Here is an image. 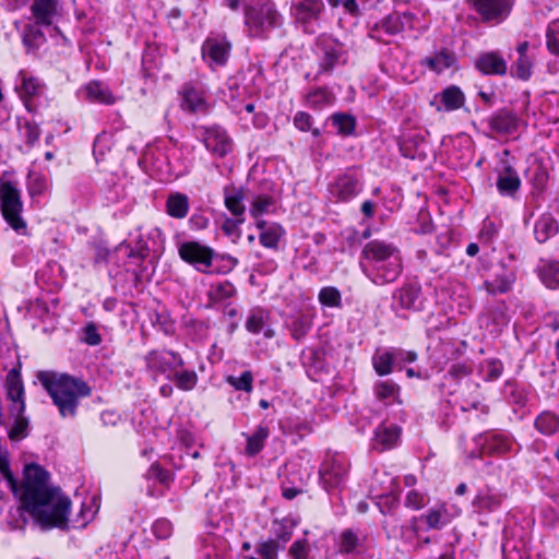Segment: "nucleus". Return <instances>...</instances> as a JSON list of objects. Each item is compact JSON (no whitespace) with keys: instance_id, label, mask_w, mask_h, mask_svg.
I'll list each match as a JSON object with an SVG mask.
<instances>
[{"instance_id":"obj_1","label":"nucleus","mask_w":559,"mask_h":559,"mask_svg":"<svg viewBox=\"0 0 559 559\" xmlns=\"http://www.w3.org/2000/svg\"><path fill=\"white\" fill-rule=\"evenodd\" d=\"M37 378L62 417H74L79 399L91 394L90 386L83 380L66 373L40 371Z\"/></svg>"},{"instance_id":"obj_2","label":"nucleus","mask_w":559,"mask_h":559,"mask_svg":"<svg viewBox=\"0 0 559 559\" xmlns=\"http://www.w3.org/2000/svg\"><path fill=\"white\" fill-rule=\"evenodd\" d=\"M245 26L251 38H263L282 24V14L271 0L258 1L245 7Z\"/></svg>"},{"instance_id":"obj_3","label":"nucleus","mask_w":559,"mask_h":559,"mask_svg":"<svg viewBox=\"0 0 559 559\" xmlns=\"http://www.w3.org/2000/svg\"><path fill=\"white\" fill-rule=\"evenodd\" d=\"M1 213L4 221L17 233L25 235L27 226L21 213L23 202L21 191L12 181H2L0 183Z\"/></svg>"},{"instance_id":"obj_4","label":"nucleus","mask_w":559,"mask_h":559,"mask_svg":"<svg viewBox=\"0 0 559 559\" xmlns=\"http://www.w3.org/2000/svg\"><path fill=\"white\" fill-rule=\"evenodd\" d=\"M485 23H500L510 14L513 0H468Z\"/></svg>"},{"instance_id":"obj_5","label":"nucleus","mask_w":559,"mask_h":559,"mask_svg":"<svg viewBox=\"0 0 559 559\" xmlns=\"http://www.w3.org/2000/svg\"><path fill=\"white\" fill-rule=\"evenodd\" d=\"M147 368L155 374L165 376L170 379L176 368L183 366L180 356L173 352L152 350L145 357Z\"/></svg>"},{"instance_id":"obj_6","label":"nucleus","mask_w":559,"mask_h":559,"mask_svg":"<svg viewBox=\"0 0 559 559\" xmlns=\"http://www.w3.org/2000/svg\"><path fill=\"white\" fill-rule=\"evenodd\" d=\"M179 255L198 271L206 273L212 265L214 251L199 242L188 241L179 247Z\"/></svg>"},{"instance_id":"obj_7","label":"nucleus","mask_w":559,"mask_h":559,"mask_svg":"<svg viewBox=\"0 0 559 559\" xmlns=\"http://www.w3.org/2000/svg\"><path fill=\"white\" fill-rule=\"evenodd\" d=\"M324 9L322 0H301L292 4V14L304 26L305 32L313 33L310 23L319 19Z\"/></svg>"},{"instance_id":"obj_8","label":"nucleus","mask_w":559,"mask_h":559,"mask_svg":"<svg viewBox=\"0 0 559 559\" xmlns=\"http://www.w3.org/2000/svg\"><path fill=\"white\" fill-rule=\"evenodd\" d=\"M402 269V258L399 255L373 265L370 273L367 271H365V273L373 284L386 285L393 283L401 275Z\"/></svg>"},{"instance_id":"obj_9","label":"nucleus","mask_w":559,"mask_h":559,"mask_svg":"<svg viewBox=\"0 0 559 559\" xmlns=\"http://www.w3.org/2000/svg\"><path fill=\"white\" fill-rule=\"evenodd\" d=\"M231 44L225 37H209L202 45L203 58H209L211 66H225L230 55Z\"/></svg>"},{"instance_id":"obj_10","label":"nucleus","mask_w":559,"mask_h":559,"mask_svg":"<svg viewBox=\"0 0 559 559\" xmlns=\"http://www.w3.org/2000/svg\"><path fill=\"white\" fill-rule=\"evenodd\" d=\"M203 143L213 154L222 157L231 150V142L225 130L219 127L204 129Z\"/></svg>"},{"instance_id":"obj_11","label":"nucleus","mask_w":559,"mask_h":559,"mask_svg":"<svg viewBox=\"0 0 559 559\" xmlns=\"http://www.w3.org/2000/svg\"><path fill=\"white\" fill-rule=\"evenodd\" d=\"M393 299L399 308L409 311H420L423 309L421 288L416 284H406L396 289Z\"/></svg>"},{"instance_id":"obj_12","label":"nucleus","mask_w":559,"mask_h":559,"mask_svg":"<svg viewBox=\"0 0 559 559\" xmlns=\"http://www.w3.org/2000/svg\"><path fill=\"white\" fill-rule=\"evenodd\" d=\"M459 513V509L452 512L447 503H438L428 509L420 519L425 521L428 530H442L450 524Z\"/></svg>"},{"instance_id":"obj_13","label":"nucleus","mask_w":559,"mask_h":559,"mask_svg":"<svg viewBox=\"0 0 559 559\" xmlns=\"http://www.w3.org/2000/svg\"><path fill=\"white\" fill-rule=\"evenodd\" d=\"M8 399L12 401L10 408L12 414H23L25 404L23 400L24 386L17 369H11L7 374Z\"/></svg>"},{"instance_id":"obj_14","label":"nucleus","mask_w":559,"mask_h":559,"mask_svg":"<svg viewBox=\"0 0 559 559\" xmlns=\"http://www.w3.org/2000/svg\"><path fill=\"white\" fill-rule=\"evenodd\" d=\"M362 254L372 263V266L401 255L396 247L380 240L369 241L365 246Z\"/></svg>"},{"instance_id":"obj_15","label":"nucleus","mask_w":559,"mask_h":559,"mask_svg":"<svg viewBox=\"0 0 559 559\" xmlns=\"http://www.w3.org/2000/svg\"><path fill=\"white\" fill-rule=\"evenodd\" d=\"M488 123L493 132L510 134L518 130L520 118L512 110L502 108L488 119Z\"/></svg>"},{"instance_id":"obj_16","label":"nucleus","mask_w":559,"mask_h":559,"mask_svg":"<svg viewBox=\"0 0 559 559\" xmlns=\"http://www.w3.org/2000/svg\"><path fill=\"white\" fill-rule=\"evenodd\" d=\"M359 180L350 174H344L335 179L330 187V193L338 201H347L359 191Z\"/></svg>"},{"instance_id":"obj_17","label":"nucleus","mask_w":559,"mask_h":559,"mask_svg":"<svg viewBox=\"0 0 559 559\" xmlns=\"http://www.w3.org/2000/svg\"><path fill=\"white\" fill-rule=\"evenodd\" d=\"M31 11L36 25L50 26L58 15V0H34Z\"/></svg>"},{"instance_id":"obj_18","label":"nucleus","mask_w":559,"mask_h":559,"mask_svg":"<svg viewBox=\"0 0 559 559\" xmlns=\"http://www.w3.org/2000/svg\"><path fill=\"white\" fill-rule=\"evenodd\" d=\"M475 66L486 75H504L508 69L506 60L499 53L492 51L480 55Z\"/></svg>"},{"instance_id":"obj_19","label":"nucleus","mask_w":559,"mask_h":559,"mask_svg":"<svg viewBox=\"0 0 559 559\" xmlns=\"http://www.w3.org/2000/svg\"><path fill=\"white\" fill-rule=\"evenodd\" d=\"M400 435V427L381 425L374 430L373 448L379 451L392 449L397 444Z\"/></svg>"},{"instance_id":"obj_20","label":"nucleus","mask_w":559,"mask_h":559,"mask_svg":"<svg viewBox=\"0 0 559 559\" xmlns=\"http://www.w3.org/2000/svg\"><path fill=\"white\" fill-rule=\"evenodd\" d=\"M257 228L260 230L259 239L263 247L271 249L277 248L284 235V229L280 224L259 219L257 222Z\"/></svg>"},{"instance_id":"obj_21","label":"nucleus","mask_w":559,"mask_h":559,"mask_svg":"<svg viewBox=\"0 0 559 559\" xmlns=\"http://www.w3.org/2000/svg\"><path fill=\"white\" fill-rule=\"evenodd\" d=\"M503 501L502 495L492 492L491 490H480L474 498L472 506L474 510L481 513H490L498 510Z\"/></svg>"},{"instance_id":"obj_22","label":"nucleus","mask_w":559,"mask_h":559,"mask_svg":"<svg viewBox=\"0 0 559 559\" xmlns=\"http://www.w3.org/2000/svg\"><path fill=\"white\" fill-rule=\"evenodd\" d=\"M521 180L511 165H504L498 174L497 188L503 195H513L520 188Z\"/></svg>"},{"instance_id":"obj_23","label":"nucleus","mask_w":559,"mask_h":559,"mask_svg":"<svg viewBox=\"0 0 559 559\" xmlns=\"http://www.w3.org/2000/svg\"><path fill=\"white\" fill-rule=\"evenodd\" d=\"M456 58L453 52L448 49H441L433 56L426 57L421 64L426 66L429 70L441 73L445 69H449L455 64Z\"/></svg>"},{"instance_id":"obj_24","label":"nucleus","mask_w":559,"mask_h":559,"mask_svg":"<svg viewBox=\"0 0 559 559\" xmlns=\"http://www.w3.org/2000/svg\"><path fill=\"white\" fill-rule=\"evenodd\" d=\"M189 198L185 193H170L166 200V213L174 218L182 219L189 212Z\"/></svg>"},{"instance_id":"obj_25","label":"nucleus","mask_w":559,"mask_h":559,"mask_svg":"<svg viewBox=\"0 0 559 559\" xmlns=\"http://www.w3.org/2000/svg\"><path fill=\"white\" fill-rule=\"evenodd\" d=\"M559 230L558 223L550 214L540 216L534 228L535 238L539 243L546 242L549 238L555 236Z\"/></svg>"},{"instance_id":"obj_26","label":"nucleus","mask_w":559,"mask_h":559,"mask_svg":"<svg viewBox=\"0 0 559 559\" xmlns=\"http://www.w3.org/2000/svg\"><path fill=\"white\" fill-rule=\"evenodd\" d=\"M245 191L243 189L225 188L224 190V203L226 209L236 217H243L245 213Z\"/></svg>"},{"instance_id":"obj_27","label":"nucleus","mask_w":559,"mask_h":559,"mask_svg":"<svg viewBox=\"0 0 559 559\" xmlns=\"http://www.w3.org/2000/svg\"><path fill=\"white\" fill-rule=\"evenodd\" d=\"M440 102L442 103L447 111H452L461 108L465 103L464 93L460 87L451 85L444 88L440 95Z\"/></svg>"},{"instance_id":"obj_28","label":"nucleus","mask_w":559,"mask_h":559,"mask_svg":"<svg viewBox=\"0 0 559 559\" xmlns=\"http://www.w3.org/2000/svg\"><path fill=\"white\" fill-rule=\"evenodd\" d=\"M86 98L94 103L111 105L115 103L109 88L99 82H91L85 87Z\"/></svg>"},{"instance_id":"obj_29","label":"nucleus","mask_w":559,"mask_h":559,"mask_svg":"<svg viewBox=\"0 0 559 559\" xmlns=\"http://www.w3.org/2000/svg\"><path fill=\"white\" fill-rule=\"evenodd\" d=\"M269 435L267 427L259 426L251 436L247 437L246 454L249 456L257 455L264 448Z\"/></svg>"},{"instance_id":"obj_30","label":"nucleus","mask_w":559,"mask_h":559,"mask_svg":"<svg viewBox=\"0 0 559 559\" xmlns=\"http://www.w3.org/2000/svg\"><path fill=\"white\" fill-rule=\"evenodd\" d=\"M539 276L548 288H559V263L555 261L543 262L539 267Z\"/></svg>"},{"instance_id":"obj_31","label":"nucleus","mask_w":559,"mask_h":559,"mask_svg":"<svg viewBox=\"0 0 559 559\" xmlns=\"http://www.w3.org/2000/svg\"><path fill=\"white\" fill-rule=\"evenodd\" d=\"M169 380H173L178 389L190 391L195 386L198 376L193 370H180V368H176Z\"/></svg>"},{"instance_id":"obj_32","label":"nucleus","mask_w":559,"mask_h":559,"mask_svg":"<svg viewBox=\"0 0 559 559\" xmlns=\"http://www.w3.org/2000/svg\"><path fill=\"white\" fill-rule=\"evenodd\" d=\"M182 106L191 112L204 111L205 102L202 94L193 87H186Z\"/></svg>"},{"instance_id":"obj_33","label":"nucleus","mask_w":559,"mask_h":559,"mask_svg":"<svg viewBox=\"0 0 559 559\" xmlns=\"http://www.w3.org/2000/svg\"><path fill=\"white\" fill-rule=\"evenodd\" d=\"M35 24H27L23 29V44L33 50L38 47L39 44L45 41L44 33Z\"/></svg>"},{"instance_id":"obj_34","label":"nucleus","mask_w":559,"mask_h":559,"mask_svg":"<svg viewBox=\"0 0 559 559\" xmlns=\"http://www.w3.org/2000/svg\"><path fill=\"white\" fill-rule=\"evenodd\" d=\"M536 428L544 435H551L559 427L558 417L550 412L542 413L535 420Z\"/></svg>"},{"instance_id":"obj_35","label":"nucleus","mask_w":559,"mask_h":559,"mask_svg":"<svg viewBox=\"0 0 559 559\" xmlns=\"http://www.w3.org/2000/svg\"><path fill=\"white\" fill-rule=\"evenodd\" d=\"M394 353L384 352L373 357V368L379 376L390 374L393 370Z\"/></svg>"},{"instance_id":"obj_36","label":"nucleus","mask_w":559,"mask_h":559,"mask_svg":"<svg viewBox=\"0 0 559 559\" xmlns=\"http://www.w3.org/2000/svg\"><path fill=\"white\" fill-rule=\"evenodd\" d=\"M331 120L340 134L348 135L355 129V119L350 115L335 114L331 117Z\"/></svg>"},{"instance_id":"obj_37","label":"nucleus","mask_w":559,"mask_h":559,"mask_svg":"<svg viewBox=\"0 0 559 559\" xmlns=\"http://www.w3.org/2000/svg\"><path fill=\"white\" fill-rule=\"evenodd\" d=\"M227 382L236 390L249 393L253 388V376L250 371H243L239 377L229 376Z\"/></svg>"},{"instance_id":"obj_38","label":"nucleus","mask_w":559,"mask_h":559,"mask_svg":"<svg viewBox=\"0 0 559 559\" xmlns=\"http://www.w3.org/2000/svg\"><path fill=\"white\" fill-rule=\"evenodd\" d=\"M319 300L326 307H340L341 293L335 287H324L319 293Z\"/></svg>"},{"instance_id":"obj_39","label":"nucleus","mask_w":559,"mask_h":559,"mask_svg":"<svg viewBox=\"0 0 559 559\" xmlns=\"http://www.w3.org/2000/svg\"><path fill=\"white\" fill-rule=\"evenodd\" d=\"M16 416L12 428L9 431L11 440H20L27 436L28 419L23 414H14Z\"/></svg>"},{"instance_id":"obj_40","label":"nucleus","mask_w":559,"mask_h":559,"mask_svg":"<svg viewBox=\"0 0 559 559\" xmlns=\"http://www.w3.org/2000/svg\"><path fill=\"white\" fill-rule=\"evenodd\" d=\"M236 289L234 285L229 282H222L214 286L210 292V296L215 301H221L231 297L235 294Z\"/></svg>"},{"instance_id":"obj_41","label":"nucleus","mask_w":559,"mask_h":559,"mask_svg":"<svg viewBox=\"0 0 559 559\" xmlns=\"http://www.w3.org/2000/svg\"><path fill=\"white\" fill-rule=\"evenodd\" d=\"M399 389V385L392 381H382L376 384L374 391L379 400L385 401L394 399L397 395Z\"/></svg>"},{"instance_id":"obj_42","label":"nucleus","mask_w":559,"mask_h":559,"mask_svg":"<svg viewBox=\"0 0 559 559\" xmlns=\"http://www.w3.org/2000/svg\"><path fill=\"white\" fill-rule=\"evenodd\" d=\"M273 205V199L269 195H259L252 202L250 214L258 218L262 214L266 213L270 206Z\"/></svg>"},{"instance_id":"obj_43","label":"nucleus","mask_w":559,"mask_h":559,"mask_svg":"<svg viewBox=\"0 0 559 559\" xmlns=\"http://www.w3.org/2000/svg\"><path fill=\"white\" fill-rule=\"evenodd\" d=\"M532 60L528 56L519 57L515 62V74L521 80H528L532 74Z\"/></svg>"},{"instance_id":"obj_44","label":"nucleus","mask_w":559,"mask_h":559,"mask_svg":"<svg viewBox=\"0 0 559 559\" xmlns=\"http://www.w3.org/2000/svg\"><path fill=\"white\" fill-rule=\"evenodd\" d=\"M264 328V316L261 311L252 312L247 321L246 329L253 334H258L263 331Z\"/></svg>"},{"instance_id":"obj_45","label":"nucleus","mask_w":559,"mask_h":559,"mask_svg":"<svg viewBox=\"0 0 559 559\" xmlns=\"http://www.w3.org/2000/svg\"><path fill=\"white\" fill-rule=\"evenodd\" d=\"M22 84L20 87L22 97H31L37 93L38 83L34 78H28L24 72H20Z\"/></svg>"},{"instance_id":"obj_46","label":"nucleus","mask_w":559,"mask_h":559,"mask_svg":"<svg viewBox=\"0 0 559 559\" xmlns=\"http://www.w3.org/2000/svg\"><path fill=\"white\" fill-rule=\"evenodd\" d=\"M46 189L45 178L39 174H32L28 177V192L32 197L41 194Z\"/></svg>"},{"instance_id":"obj_47","label":"nucleus","mask_w":559,"mask_h":559,"mask_svg":"<svg viewBox=\"0 0 559 559\" xmlns=\"http://www.w3.org/2000/svg\"><path fill=\"white\" fill-rule=\"evenodd\" d=\"M332 95L326 90L318 88L308 94V103L312 106H321L331 103Z\"/></svg>"},{"instance_id":"obj_48","label":"nucleus","mask_w":559,"mask_h":559,"mask_svg":"<svg viewBox=\"0 0 559 559\" xmlns=\"http://www.w3.org/2000/svg\"><path fill=\"white\" fill-rule=\"evenodd\" d=\"M277 548V542L270 539L260 544L258 552L263 559H276Z\"/></svg>"},{"instance_id":"obj_49","label":"nucleus","mask_w":559,"mask_h":559,"mask_svg":"<svg viewBox=\"0 0 559 559\" xmlns=\"http://www.w3.org/2000/svg\"><path fill=\"white\" fill-rule=\"evenodd\" d=\"M383 29L386 34L395 35L402 31V23L397 16H388L378 26Z\"/></svg>"},{"instance_id":"obj_50","label":"nucleus","mask_w":559,"mask_h":559,"mask_svg":"<svg viewBox=\"0 0 559 559\" xmlns=\"http://www.w3.org/2000/svg\"><path fill=\"white\" fill-rule=\"evenodd\" d=\"M426 504V497L416 490H411L405 498V507L419 510Z\"/></svg>"},{"instance_id":"obj_51","label":"nucleus","mask_w":559,"mask_h":559,"mask_svg":"<svg viewBox=\"0 0 559 559\" xmlns=\"http://www.w3.org/2000/svg\"><path fill=\"white\" fill-rule=\"evenodd\" d=\"M310 329V323L305 318L296 319L292 324V333L296 340L304 337Z\"/></svg>"},{"instance_id":"obj_52","label":"nucleus","mask_w":559,"mask_h":559,"mask_svg":"<svg viewBox=\"0 0 559 559\" xmlns=\"http://www.w3.org/2000/svg\"><path fill=\"white\" fill-rule=\"evenodd\" d=\"M153 532L159 539L167 538L171 534V524L167 520H158L153 525Z\"/></svg>"},{"instance_id":"obj_53","label":"nucleus","mask_w":559,"mask_h":559,"mask_svg":"<svg viewBox=\"0 0 559 559\" xmlns=\"http://www.w3.org/2000/svg\"><path fill=\"white\" fill-rule=\"evenodd\" d=\"M547 47L551 52L559 55V27L551 26L547 31Z\"/></svg>"},{"instance_id":"obj_54","label":"nucleus","mask_w":559,"mask_h":559,"mask_svg":"<svg viewBox=\"0 0 559 559\" xmlns=\"http://www.w3.org/2000/svg\"><path fill=\"white\" fill-rule=\"evenodd\" d=\"M289 554L294 559H306L308 556L307 543L305 540H296L289 549Z\"/></svg>"},{"instance_id":"obj_55","label":"nucleus","mask_w":559,"mask_h":559,"mask_svg":"<svg viewBox=\"0 0 559 559\" xmlns=\"http://www.w3.org/2000/svg\"><path fill=\"white\" fill-rule=\"evenodd\" d=\"M294 124L300 131H308L311 128V116L305 111H298L294 117Z\"/></svg>"},{"instance_id":"obj_56","label":"nucleus","mask_w":559,"mask_h":559,"mask_svg":"<svg viewBox=\"0 0 559 559\" xmlns=\"http://www.w3.org/2000/svg\"><path fill=\"white\" fill-rule=\"evenodd\" d=\"M338 52L334 49H325L321 67L324 71H331L338 60Z\"/></svg>"},{"instance_id":"obj_57","label":"nucleus","mask_w":559,"mask_h":559,"mask_svg":"<svg viewBox=\"0 0 559 559\" xmlns=\"http://www.w3.org/2000/svg\"><path fill=\"white\" fill-rule=\"evenodd\" d=\"M84 341L92 346H96L102 342V337L95 324L91 323L85 328Z\"/></svg>"},{"instance_id":"obj_58","label":"nucleus","mask_w":559,"mask_h":559,"mask_svg":"<svg viewBox=\"0 0 559 559\" xmlns=\"http://www.w3.org/2000/svg\"><path fill=\"white\" fill-rule=\"evenodd\" d=\"M25 139L27 144L33 145L39 139L40 131L37 124L26 122L24 126Z\"/></svg>"},{"instance_id":"obj_59","label":"nucleus","mask_w":559,"mask_h":559,"mask_svg":"<svg viewBox=\"0 0 559 559\" xmlns=\"http://www.w3.org/2000/svg\"><path fill=\"white\" fill-rule=\"evenodd\" d=\"M471 373V369L464 364H454L449 369V374L453 379H461Z\"/></svg>"},{"instance_id":"obj_60","label":"nucleus","mask_w":559,"mask_h":559,"mask_svg":"<svg viewBox=\"0 0 559 559\" xmlns=\"http://www.w3.org/2000/svg\"><path fill=\"white\" fill-rule=\"evenodd\" d=\"M484 285L489 294L506 293L510 288L507 281H500L498 284L486 281Z\"/></svg>"},{"instance_id":"obj_61","label":"nucleus","mask_w":559,"mask_h":559,"mask_svg":"<svg viewBox=\"0 0 559 559\" xmlns=\"http://www.w3.org/2000/svg\"><path fill=\"white\" fill-rule=\"evenodd\" d=\"M356 543H357V537L350 531H345L342 534V546L345 551L348 552V551L353 550L356 546Z\"/></svg>"},{"instance_id":"obj_62","label":"nucleus","mask_w":559,"mask_h":559,"mask_svg":"<svg viewBox=\"0 0 559 559\" xmlns=\"http://www.w3.org/2000/svg\"><path fill=\"white\" fill-rule=\"evenodd\" d=\"M150 475L156 477L162 484H167L169 480L168 472L164 471L159 465H152Z\"/></svg>"},{"instance_id":"obj_63","label":"nucleus","mask_w":559,"mask_h":559,"mask_svg":"<svg viewBox=\"0 0 559 559\" xmlns=\"http://www.w3.org/2000/svg\"><path fill=\"white\" fill-rule=\"evenodd\" d=\"M243 217H236L235 219L226 218L222 228L226 235H231L238 228V226L243 223Z\"/></svg>"},{"instance_id":"obj_64","label":"nucleus","mask_w":559,"mask_h":559,"mask_svg":"<svg viewBox=\"0 0 559 559\" xmlns=\"http://www.w3.org/2000/svg\"><path fill=\"white\" fill-rule=\"evenodd\" d=\"M502 373V365L498 361H490L488 364V379L496 380L498 379Z\"/></svg>"}]
</instances>
